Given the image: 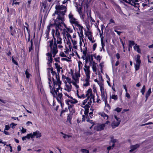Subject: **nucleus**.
<instances>
[{
	"instance_id": "nucleus-1",
	"label": "nucleus",
	"mask_w": 153,
	"mask_h": 153,
	"mask_svg": "<svg viewBox=\"0 0 153 153\" xmlns=\"http://www.w3.org/2000/svg\"><path fill=\"white\" fill-rule=\"evenodd\" d=\"M65 14L64 12L60 13L58 11H55L53 15V16L55 14L58 15L57 18L54 21L53 25L55 26V28H59L61 31L62 30L61 27H62V25L63 23H64V15Z\"/></svg>"
},
{
	"instance_id": "nucleus-2",
	"label": "nucleus",
	"mask_w": 153,
	"mask_h": 153,
	"mask_svg": "<svg viewBox=\"0 0 153 153\" xmlns=\"http://www.w3.org/2000/svg\"><path fill=\"white\" fill-rule=\"evenodd\" d=\"M68 17L70 23L72 25H74L77 27L80 31V34L83 35V27L79 24V22L74 17L73 14L71 12L69 14Z\"/></svg>"
},
{
	"instance_id": "nucleus-3",
	"label": "nucleus",
	"mask_w": 153,
	"mask_h": 153,
	"mask_svg": "<svg viewBox=\"0 0 153 153\" xmlns=\"http://www.w3.org/2000/svg\"><path fill=\"white\" fill-rule=\"evenodd\" d=\"M48 69L50 70L53 76H55L56 80L54 79L53 77L52 78L53 84H54V88H56V87H58V88H59L60 85H61L62 83V82L60 80L59 74H57L56 71H53V68L52 67L48 68Z\"/></svg>"
},
{
	"instance_id": "nucleus-4",
	"label": "nucleus",
	"mask_w": 153,
	"mask_h": 153,
	"mask_svg": "<svg viewBox=\"0 0 153 153\" xmlns=\"http://www.w3.org/2000/svg\"><path fill=\"white\" fill-rule=\"evenodd\" d=\"M48 79L49 80L48 83L49 84V87L50 89V92L52 94L53 97H55L56 95L57 94V92H59V90H60L61 91L62 90V88L61 87V85H60V87L58 88V87H56V88H54L53 84V87L52 88L51 85V77H49Z\"/></svg>"
},
{
	"instance_id": "nucleus-5",
	"label": "nucleus",
	"mask_w": 153,
	"mask_h": 153,
	"mask_svg": "<svg viewBox=\"0 0 153 153\" xmlns=\"http://www.w3.org/2000/svg\"><path fill=\"white\" fill-rule=\"evenodd\" d=\"M53 36L54 40L53 46V39H52V40L50 41L49 42V46L51 48V50L52 54H53V57H54L55 55L57 53L58 51L57 49V46L56 45V38L54 37L53 35Z\"/></svg>"
},
{
	"instance_id": "nucleus-6",
	"label": "nucleus",
	"mask_w": 153,
	"mask_h": 153,
	"mask_svg": "<svg viewBox=\"0 0 153 153\" xmlns=\"http://www.w3.org/2000/svg\"><path fill=\"white\" fill-rule=\"evenodd\" d=\"M85 68L84 70L85 72V74L86 76V78L85 79V83H84L83 85V86L86 87L90 85V83L89 82V79L90 78V67L87 65L85 66Z\"/></svg>"
},
{
	"instance_id": "nucleus-7",
	"label": "nucleus",
	"mask_w": 153,
	"mask_h": 153,
	"mask_svg": "<svg viewBox=\"0 0 153 153\" xmlns=\"http://www.w3.org/2000/svg\"><path fill=\"white\" fill-rule=\"evenodd\" d=\"M140 58V56L138 54L137 55L136 58H135L136 63H134L135 71L138 70L140 68L141 63Z\"/></svg>"
},
{
	"instance_id": "nucleus-8",
	"label": "nucleus",
	"mask_w": 153,
	"mask_h": 153,
	"mask_svg": "<svg viewBox=\"0 0 153 153\" xmlns=\"http://www.w3.org/2000/svg\"><path fill=\"white\" fill-rule=\"evenodd\" d=\"M56 28V32H55V36L56 39V45H57V44L61 45L62 44V39L61 38L60 34V33L59 32V30H60L59 28Z\"/></svg>"
},
{
	"instance_id": "nucleus-9",
	"label": "nucleus",
	"mask_w": 153,
	"mask_h": 153,
	"mask_svg": "<svg viewBox=\"0 0 153 153\" xmlns=\"http://www.w3.org/2000/svg\"><path fill=\"white\" fill-rule=\"evenodd\" d=\"M55 8L59 12L62 13L64 12L65 13L66 11V7L63 5H56Z\"/></svg>"
},
{
	"instance_id": "nucleus-10",
	"label": "nucleus",
	"mask_w": 153,
	"mask_h": 153,
	"mask_svg": "<svg viewBox=\"0 0 153 153\" xmlns=\"http://www.w3.org/2000/svg\"><path fill=\"white\" fill-rule=\"evenodd\" d=\"M78 102V101L75 99H74L71 97L70 99L65 100V103L68 105H71L70 104H76Z\"/></svg>"
},
{
	"instance_id": "nucleus-11",
	"label": "nucleus",
	"mask_w": 153,
	"mask_h": 153,
	"mask_svg": "<svg viewBox=\"0 0 153 153\" xmlns=\"http://www.w3.org/2000/svg\"><path fill=\"white\" fill-rule=\"evenodd\" d=\"M60 90H59V92H57V94L56 95L55 98L56 99L58 102H61V101H63V99L62 97V94L61 93Z\"/></svg>"
},
{
	"instance_id": "nucleus-12",
	"label": "nucleus",
	"mask_w": 153,
	"mask_h": 153,
	"mask_svg": "<svg viewBox=\"0 0 153 153\" xmlns=\"http://www.w3.org/2000/svg\"><path fill=\"white\" fill-rule=\"evenodd\" d=\"M105 126V124H98L97 126H95L94 129L95 130L97 131H100L103 130Z\"/></svg>"
},
{
	"instance_id": "nucleus-13",
	"label": "nucleus",
	"mask_w": 153,
	"mask_h": 153,
	"mask_svg": "<svg viewBox=\"0 0 153 153\" xmlns=\"http://www.w3.org/2000/svg\"><path fill=\"white\" fill-rule=\"evenodd\" d=\"M100 90L101 93V96L102 97V100L103 101H106V100H107V97L106 96H105V90L104 88H102Z\"/></svg>"
},
{
	"instance_id": "nucleus-14",
	"label": "nucleus",
	"mask_w": 153,
	"mask_h": 153,
	"mask_svg": "<svg viewBox=\"0 0 153 153\" xmlns=\"http://www.w3.org/2000/svg\"><path fill=\"white\" fill-rule=\"evenodd\" d=\"M125 2L135 7H137L139 5L138 3H135L134 1H132V0H126Z\"/></svg>"
},
{
	"instance_id": "nucleus-15",
	"label": "nucleus",
	"mask_w": 153,
	"mask_h": 153,
	"mask_svg": "<svg viewBox=\"0 0 153 153\" xmlns=\"http://www.w3.org/2000/svg\"><path fill=\"white\" fill-rule=\"evenodd\" d=\"M32 135L33 138L35 136L36 138H38L41 137V134L38 131H36L35 132H33V134H32Z\"/></svg>"
},
{
	"instance_id": "nucleus-16",
	"label": "nucleus",
	"mask_w": 153,
	"mask_h": 153,
	"mask_svg": "<svg viewBox=\"0 0 153 153\" xmlns=\"http://www.w3.org/2000/svg\"><path fill=\"white\" fill-rule=\"evenodd\" d=\"M120 121H117L114 120L111 123V126L112 128H114L115 127L118 126L120 124Z\"/></svg>"
},
{
	"instance_id": "nucleus-17",
	"label": "nucleus",
	"mask_w": 153,
	"mask_h": 153,
	"mask_svg": "<svg viewBox=\"0 0 153 153\" xmlns=\"http://www.w3.org/2000/svg\"><path fill=\"white\" fill-rule=\"evenodd\" d=\"M140 146V145L138 144H137L134 145H132L130 147L131 149L129 151L130 152H132L138 148Z\"/></svg>"
},
{
	"instance_id": "nucleus-18",
	"label": "nucleus",
	"mask_w": 153,
	"mask_h": 153,
	"mask_svg": "<svg viewBox=\"0 0 153 153\" xmlns=\"http://www.w3.org/2000/svg\"><path fill=\"white\" fill-rule=\"evenodd\" d=\"M74 106V105H68V108L70 112V114H72L75 112V110L73 108Z\"/></svg>"
},
{
	"instance_id": "nucleus-19",
	"label": "nucleus",
	"mask_w": 153,
	"mask_h": 153,
	"mask_svg": "<svg viewBox=\"0 0 153 153\" xmlns=\"http://www.w3.org/2000/svg\"><path fill=\"white\" fill-rule=\"evenodd\" d=\"M104 102L105 104V110L106 111V112H108V110H109L111 109V107L110 105L108 103L107 100H106V101H104Z\"/></svg>"
},
{
	"instance_id": "nucleus-20",
	"label": "nucleus",
	"mask_w": 153,
	"mask_h": 153,
	"mask_svg": "<svg viewBox=\"0 0 153 153\" xmlns=\"http://www.w3.org/2000/svg\"><path fill=\"white\" fill-rule=\"evenodd\" d=\"M92 101L93 102H94V95L90 96V98L88 102V104L91 105L92 103Z\"/></svg>"
},
{
	"instance_id": "nucleus-21",
	"label": "nucleus",
	"mask_w": 153,
	"mask_h": 153,
	"mask_svg": "<svg viewBox=\"0 0 153 153\" xmlns=\"http://www.w3.org/2000/svg\"><path fill=\"white\" fill-rule=\"evenodd\" d=\"M71 85L70 84L69 85H66V87L65 88V90L69 92L71 90Z\"/></svg>"
},
{
	"instance_id": "nucleus-22",
	"label": "nucleus",
	"mask_w": 153,
	"mask_h": 153,
	"mask_svg": "<svg viewBox=\"0 0 153 153\" xmlns=\"http://www.w3.org/2000/svg\"><path fill=\"white\" fill-rule=\"evenodd\" d=\"M72 115L73 114H69L68 115L67 117L66 122L67 123H69L70 124H71V120L72 119Z\"/></svg>"
},
{
	"instance_id": "nucleus-23",
	"label": "nucleus",
	"mask_w": 153,
	"mask_h": 153,
	"mask_svg": "<svg viewBox=\"0 0 153 153\" xmlns=\"http://www.w3.org/2000/svg\"><path fill=\"white\" fill-rule=\"evenodd\" d=\"M30 137H31L32 138H33L32 133L28 134L26 136L22 137V139L23 141H24L26 139H30Z\"/></svg>"
},
{
	"instance_id": "nucleus-24",
	"label": "nucleus",
	"mask_w": 153,
	"mask_h": 153,
	"mask_svg": "<svg viewBox=\"0 0 153 153\" xmlns=\"http://www.w3.org/2000/svg\"><path fill=\"white\" fill-rule=\"evenodd\" d=\"M54 65L57 69V74H59L60 71V69H62V68L60 67V65H59L58 63H55Z\"/></svg>"
},
{
	"instance_id": "nucleus-25",
	"label": "nucleus",
	"mask_w": 153,
	"mask_h": 153,
	"mask_svg": "<svg viewBox=\"0 0 153 153\" xmlns=\"http://www.w3.org/2000/svg\"><path fill=\"white\" fill-rule=\"evenodd\" d=\"M86 93V96H89L90 97V96H91L92 95H94L92 94V90L91 88L88 89Z\"/></svg>"
},
{
	"instance_id": "nucleus-26",
	"label": "nucleus",
	"mask_w": 153,
	"mask_h": 153,
	"mask_svg": "<svg viewBox=\"0 0 153 153\" xmlns=\"http://www.w3.org/2000/svg\"><path fill=\"white\" fill-rule=\"evenodd\" d=\"M92 63V69L94 72H96L97 71V67L96 65L97 63H95L94 62H93Z\"/></svg>"
},
{
	"instance_id": "nucleus-27",
	"label": "nucleus",
	"mask_w": 153,
	"mask_h": 153,
	"mask_svg": "<svg viewBox=\"0 0 153 153\" xmlns=\"http://www.w3.org/2000/svg\"><path fill=\"white\" fill-rule=\"evenodd\" d=\"M85 35L88 37V38L92 36V33L89 30H87L85 32Z\"/></svg>"
},
{
	"instance_id": "nucleus-28",
	"label": "nucleus",
	"mask_w": 153,
	"mask_h": 153,
	"mask_svg": "<svg viewBox=\"0 0 153 153\" xmlns=\"http://www.w3.org/2000/svg\"><path fill=\"white\" fill-rule=\"evenodd\" d=\"M151 88H150L147 92H146V101L147 100V99L148 98V97H149V96L150 95V94H151Z\"/></svg>"
},
{
	"instance_id": "nucleus-29",
	"label": "nucleus",
	"mask_w": 153,
	"mask_h": 153,
	"mask_svg": "<svg viewBox=\"0 0 153 153\" xmlns=\"http://www.w3.org/2000/svg\"><path fill=\"white\" fill-rule=\"evenodd\" d=\"M129 42V45H128V50L129 51H130V48H131L132 46L134 45V42L133 41H128Z\"/></svg>"
},
{
	"instance_id": "nucleus-30",
	"label": "nucleus",
	"mask_w": 153,
	"mask_h": 153,
	"mask_svg": "<svg viewBox=\"0 0 153 153\" xmlns=\"http://www.w3.org/2000/svg\"><path fill=\"white\" fill-rule=\"evenodd\" d=\"M84 23L86 26V28L87 30H89L90 25L89 22L88 20H86L84 21Z\"/></svg>"
},
{
	"instance_id": "nucleus-31",
	"label": "nucleus",
	"mask_w": 153,
	"mask_h": 153,
	"mask_svg": "<svg viewBox=\"0 0 153 153\" xmlns=\"http://www.w3.org/2000/svg\"><path fill=\"white\" fill-rule=\"evenodd\" d=\"M100 114L102 117H103L104 119L107 120L108 119V116L105 113L102 112L100 113Z\"/></svg>"
},
{
	"instance_id": "nucleus-32",
	"label": "nucleus",
	"mask_w": 153,
	"mask_h": 153,
	"mask_svg": "<svg viewBox=\"0 0 153 153\" xmlns=\"http://www.w3.org/2000/svg\"><path fill=\"white\" fill-rule=\"evenodd\" d=\"M134 50L136 51L138 53H140V50L139 48V46L138 45H137V44L134 47Z\"/></svg>"
},
{
	"instance_id": "nucleus-33",
	"label": "nucleus",
	"mask_w": 153,
	"mask_h": 153,
	"mask_svg": "<svg viewBox=\"0 0 153 153\" xmlns=\"http://www.w3.org/2000/svg\"><path fill=\"white\" fill-rule=\"evenodd\" d=\"M87 56L89 60V61L91 64L93 62H94L93 58L90 55H87Z\"/></svg>"
},
{
	"instance_id": "nucleus-34",
	"label": "nucleus",
	"mask_w": 153,
	"mask_h": 153,
	"mask_svg": "<svg viewBox=\"0 0 153 153\" xmlns=\"http://www.w3.org/2000/svg\"><path fill=\"white\" fill-rule=\"evenodd\" d=\"M29 70L27 69L25 71V74L26 75V78L27 79H29L30 77V74L28 72Z\"/></svg>"
},
{
	"instance_id": "nucleus-35",
	"label": "nucleus",
	"mask_w": 153,
	"mask_h": 153,
	"mask_svg": "<svg viewBox=\"0 0 153 153\" xmlns=\"http://www.w3.org/2000/svg\"><path fill=\"white\" fill-rule=\"evenodd\" d=\"M87 47H85L83 49V51L82 52V53L83 54L84 56L85 57L87 54Z\"/></svg>"
},
{
	"instance_id": "nucleus-36",
	"label": "nucleus",
	"mask_w": 153,
	"mask_h": 153,
	"mask_svg": "<svg viewBox=\"0 0 153 153\" xmlns=\"http://www.w3.org/2000/svg\"><path fill=\"white\" fill-rule=\"evenodd\" d=\"M111 98L114 100L115 101L117 100L118 99L117 96V95H112L111 96Z\"/></svg>"
},
{
	"instance_id": "nucleus-37",
	"label": "nucleus",
	"mask_w": 153,
	"mask_h": 153,
	"mask_svg": "<svg viewBox=\"0 0 153 153\" xmlns=\"http://www.w3.org/2000/svg\"><path fill=\"white\" fill-rule=\"evenodd\" d=\"M146 90V87L145 85H143L142 88L140 92L142 93V94L143 95L144 94L145 91Z\"/></svg>"
},
{
	"instance_id": "nucleus-38",
	"label": "nucleus",
	"mask_w": 153,
	"mask_h": 153,
	"mask_svg": "<svg viewBox=\"0 0 153 153\" xmlns=\"http://www.w3.org/2000/svg\"><path fill=\"white\" fill-rule=\"evenodd\" d=\"M89 98H90L89 97V96L87 97V99H86L85 100L83 101V102L82 103L83 105H86L85 104L86 103H88V100H89Z\"/></svg>"
},
{
	"instance_id": "nucleus-39",
	"label": "nucleus",
	"mask_w": 153,
	"mask_h": 153,
	"mask_svg": "<svg viewBox=\"0 0 153 153\" xmlns=\"http://www.w3.org/2000/svg\"><path fill=\"white\" fill-rule=\"evenodd\" d=\"M41 7L42 8H43L45 9L46 10H47L46 9L47 7L46 5V3H42L41 4Z\"/></svg>"
},
{
	"instance_id": "nucleus-40",
	"label": "nucleus",
	"mask_w": 153,
	"mask_h": 153,
	"mask_svg": "<svg viewBox=\"0 0 153 153\" xmlns=\"http://www.w3.org/2000/svg\"><path fill=\"white\" fill-rule=\"evenodd\" d=\"M52 26V24H51L50 25L48 26L47 27V29L45 31V32L49 33L50 30V27Z\"/></svg>"
},
{
	"instance_id": "nucleus-41",
	"label": "nucleus",
	"mask_w": 153,
	"mask_h": 153,
	"mask_svg": "<svg viewBox=\"0 0 153 153\" xmlns=\"http://www.w3.org/2000/svg\"><path fill=\"white\" fill-rule=\"evenodd\" d=\"M98 84L99 85L100 87V89H101L102 88H104L103 86V82L102 81H100L99 82V83Z\"/></svg>"
},
{
	"instance_id": "nucleus-42",
	"label": "nucleus",
	"mask_w": 153,
	"mask_h": 153,
	"mask_svg": "<svg viewBox=\"0 0 153 153\" xmlns=\"http://www.w3.org/2000/svg\"><path fill=\"white\" fill-rule=\"evenodd\" d=\"M84 106H82V107H83L84 108L85 110H89V108L90 107V105H89V104H86Z\"/></svg>"
},
{
	"instance_id": "nucleus-43",
	"label": "nucleus",
	"mask_w": 153,
	"mask_h": 153,
	"mask_svg": "<svg viewBox=\"0 0 153 153\" xmlns=\"http://www.w3.org/2000/svg\"><path fill=\"white\" fill-rule=\"evenodd\" d=\"M81 152L83 153H89V151L88 150L84 149H81Z\"/></svg>"
},
{
	"instance_id": "nucleus-44",
	"label": "nucleus",
	"mask_w": 153,
	"mask_h": 153,
	"mask_svg": "<svg viewBox=\"0 0 153 153\" xmlns=\"http://www.w3.org/2000/svg\"><path fill=\"white\" fill-rule=\"evenodd\" d=\"M88 39L92 43L94 42L95 41V40H94V38H92V36L89 37L88 38Z\"/></svg>"
},
{
	"instance_id": "nucleus-45",
	"label": "nucleus",
	"mask_w": 153,
	"mask_h": 153,
	"mask_svg": "<svg viewBox=\"0 0 153 153\" xmlns=\"http://www.w3.org/2000/svg\"><path fill=\"white\" fill-rule=\"evenodd\" d=\"M63 31L67 33L66 36L68 37H71V35L68 32V31H67L65 29H63Z\"/></svg>"
},
{
	"instance_id": "nucleus-46",
	"label": "nucleus",
	"mask_w": 153,
	"mask_h": 153,
	"mask_svg": "<svg viewBox=\"0 0 153 153\" xmlns=\"http://www.w3.org/2000/svg\"><path fill=\"white\" fill-rule=\"evenodd\" d=\"M61 133L63 134V137L64 138H69L70 137H71V136H69V135H66V134H64L62 132H61Z\"/></svg>"
},
{
	"instance_id": "nucleus-47",
	"label": "nucleus",
	"mask_w": 153,
	"mask_h": 153,
	"mask_svg": "<svg viewBox=\"0 0 153 153\" xmlns=\"http://www.w3.org/2000/svg\"><path fill=\"white\" fill-rule=\"evenodd\" d=\"M10 33L13 36L16 33V30H15L13 29H12V30H10Z\"/></svg>"
},
{
	"instance_id": "nucleus-48",
	"label": "nucleus",
	"mask_w": 153,
	"mask_h": 153,
	"mask_svg": "<svg viewBox=\"0 0 153 153\" xmlns=\"http://www.w3.org/2000/svg\"><path fill=\"white\" fill-rule=\"evenodd\" d=\"M114 145H115L114 144H113L112 145V146H110L108 147L107 148V150L108 151H109V150H111V149H113V148L114 147Z\"/></svg>"
},
{
	"instance_id": "nucleus-49",
	"label": "nucleus",
	"mask_w": 153,
	"mask_h": 153,
	"mask_svg": "<svg viewBox=\"0 0 153 153\" xmlns=\"http://www.w3.org/2000/svg\"><path fill=\"white\" fill-rule=\"evenodd\" d=\"M66 30H67L66 31H68V32H69L70 33H72L73 32V30L71 28L69 27H68L66 29Z\"/></svg>"
},
{
	"instance_id": "nucleus-50",
	"label": "nucleus",
	"mask_w": 153,
	"mask_h": 153,
	"mask_svg": "<svg viewBox=\"0 0 153 153\" xmlns=\"http://www.w3.org/2000/svg\"><path fill=\"white\" fill-rule=\"evenodd\" d=\"M45 37L46 39H47L46 40H47L48 39H49V33L45 32Z\"/></svg>"
},
{
	"instance_id": "nucleus-51",
	"label": "nucleus",
	"mask_w": 153,
	"mask_h": 153,
	"mask_svg": "<svg viewBox=\"0 0 153 153\" xmlns=\"http://www.w3.org/2000/svg\"><path fill=\"white\" fill-rule=\"evenodd\" d=\"M68 111V108H65V109H63V110H62V111H61V114H60V115H61V114L64 113V112H67Z\"/></svg>"
},
{
	"instance_id": "nucleus-52",
	"label": "nucleus",
	"mask_w": 153,
	"mask_h": 153,
	"mask_svg": "<svg viewBox=\"0 0 153 153\" xmlns=\"http://www.w3.org/2000/svg\"><path fill=\"white\" fill-rule=\"evenodd\" d=\"M101 37V44L102 47H104L105 46V44H104V43L103 42L102 37Z\"/></svg>"
},
{
	"instance_id": "nucleus-53",
	"label": "nucleus",
	"mask_w": 153,
	"mask_h": 153,
	"mask_svg": "<svg viewBox=\"0 0 153 153\" xmlns=\"http://www.w3.org/2000/svg\"><path fill=\"white\" fill-rule=\"evenodd\" d=\"M47 10H46L45 9H44L43 8H41V13L42 12L43 13H44V14H45L47 12Z\"/></svg>"
},
{
	"instance_id": "nucleus-54",
	"label": "nucleus",
	"mask_w": 153,
	"mask_h": 153,
	"mask_svg": "<svg viewBox=\"0 0 153 153\" xmlns=\"http://www.w3.org/2000/svg\"><path fill=\"white\" fill-rule=\"evenodd\" d=\"M12 62H13L14 64L17 65H18V63L14 60V59L13 58V56L12 58Z\"/></svg>"
},
{
	"instance_id": "nucleus-55",
	"label": "nucleus",
	"mask_w": 153,
	"mask_h": 153,
	"mask_svg": "<svg viewBox=\"0 0 153 153\" xmlns=\"http://www.w3.org/2000/svg\"><path fill=\"white\" fill-rule=\"evenodd\" d=\"M115 111H116L117 112H120L122 110V108H117L115 110Z\"/></svg>"
},
{
	"instance_id": "nucleus-56",
	"label": "nucleus",
	"mask_w": 153,
	"mask_h": 153,
	"mask_svg": "<svg viewBox=\"0 0 153 153\" xmlns=\"http://www.w3.org/2000/svg\"><path fill=\"white\" fill-rule=\"evenodd\" d=\"M104 27V25H102L101 26V30L102 31V33H100V37H101L102 36V33H103V28Z\"/></svg>"
},
{
	"instance_id": "nucleus-57",
	"label": "nucleus",
	"mask_w": 153,
	"mask_h": 153,
	"mask_svg": "<svg viewBox=\"0 0 153 153\" xmlns=\"http://www.w3.org/2000/svg\"><path fill=\"white\" fill-rule=\"evenodd\" d=\"M102 58V57H101L100 55H98L96 57V58H95L97 60H99V61H100Z\"/></svg>"
},
{
	"instance_id": "nucleus-58",
	"label": "nucleus",
	"mask_w": 153,
	"mask_h": 153,
	"mask_svg": "<svg viewBox=\"0 0 153 153\" xmlns=\"http://www.w3.org/2000/svg\"><path fill=\"white\" fill-rule=\"evenodd\" d=\"M53 59L52 57H49L48 59V64H50L52 63V61Z\"/></svg>"
},
{
	"instance_id": "nucleus-59",
	"label": "nucleus",
	"mask_w": 153,
	"mask_h": 153,
	"mask_svg": "<svg viewBox=\"0 0 153 153\" xmlns=\"http://www.w3.org/2000/svg\"><path fill=\"white\" fill-rule=\"evenodd\" d=\"M65 79H66L67 81L69 83H70L71 81V79L69 78L68 77H67L65 78Z\"/></svg>"
},
{
	"instance_id": "nucleus-60",
	"label": "nucleus",
	"mask_w": 153,
	"mask_h": 153,
	"mask_svg": "<svg viewBox=\"0 0 153 153\" xmlns=\"http://www.w3.org/2000/svg\"><path fill=\"white\" fill-rule=\"evenodd\" d=\"M16 124H15L13 123H12L10 124V126H11L12 128L13 129L15 128V126L16 125Z\"/></svg>"
},
{
	"instance_id": "nucleus-61",
	"label": "nucleus",
	"mask_w": 153,
	"mask_h": 153,
	"mask_svg": "<svg viewBox=\"0 0 153 153\" xmlns=\"http://www.w3.org/2000/svg\"><path fill=\"white\" fill-rule=\"evenodd\" d=\"M10 128V126L9 125H6L5 126V130H8Z\"/></svg>"
},
{
	"instance_id": "nucleus-62",
	"label": "nucleus",
	"mask_w": 153,
	"mask_h": 153,
	"mask_svg": "<svg viewBox=\"0 0 153 153\" xmlns=\"http://www.w3.org/2000/svg\"><path fill=\"white\" fill-rule=\"evenodd\" d=\"M116 140L115 139H113L111 138V142L113 144H114V143L116 142Z\"/></svg>"
},
{
	"instance_id": "nucleus-63",
	"label": "nucleus",
	"mask_w": 153,
	"mask_h": 153,
	"mask_svg": "<svg viewBox=\"0 0 153 153\" xmlns=\"http://www.w3.org/2000/svg\"><path fill=\"white\" fill-rule=\"evenodd\" d=\"M21 132L22 133H25L26 132V129L24 128L23 127H22V129L21 130Z\"/></svg>"
},
{
	"instance_id": "nucleus-64",
	"label": "nucleus",
	"mask_w": 153,
	"mask_h": 153,
	"mask_svg": "<svg viewBox=\"0 0 153 153\" xmlns=\"http://www.w3.org/2000/svg\"><path fill=\"white\" fill-rule=\"evenodd\" d=\"M54 60L56 62H59V57H58L57 58H54Z\"/></svg>"
}]
</instances>
